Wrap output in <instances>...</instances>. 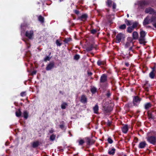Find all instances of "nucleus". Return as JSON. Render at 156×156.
I'll return each mask as SVG.
<instances>
[{
  "label": "nucleus",
  "instance_id": "nucleus-1",
  "mask_svg": "<svg viewBox=\"0 0 156 156\" xmlns=\"http://www.w3.org/2000/svg\"><path fill=\"white\" fill-rule=\"evenodd\" d=\"M145 12L148 13L149 15L144 19L143 24L145 26L151 22H156V12L154 10H145Z\"/></svg>",
  "mask_w": 156,
  "mask_h": 156
},
{
  "label": "nucleus",
  "instance_id": "nucleus-2",
  "mask_svg": "<svg viewBox=\"0 0 156 156\" xmlns=\"http://www.w3.org/2000/svg\"><path fill=\"white\" fill-rule=\"evenodd\" d=\"M146 34L145 31L140 29V37L139 38V42L140 44L145 45L147 43L145 37Z\"/></svg>",
  "mask_w": 156,
  "mask_h": 156
},
{
  "label": "nucleus",
  "instance_id": "nucleus-3",
  "mask_svg": "<svg viewBox=\"0 0 156 156\" xmlns=\"http://www.w3.org/2000/svg\"><path fill=\"white\" fill-rule=\"evenodd\" d=\"M108 102H106L103 107V110L105 113L110 112L113 110V107L114 106V104L112 103H111L108 106Z\"/></svg>",
  "mask_w": 156,
  "mask_h": 156
},
{
  "label": "nucleus",
  "instance_id": "nucleus-4",
  "mask_svg": "<svg viewBox=\"0 0 156 156\" xmlns=\"http://www.w3.org/2000/svg\"><path fill=\"white\" fill-rule=\"evenodd\" d=\"M148 4V2L146 0L137 1L136 3H135V5H138L139 6H140L141 7L145 6L147 5Z\"/></svg>",
  "mask_w": 156,
  "mask_h": 156
},
{
  "label": "nucleus",
  "instance_id": "nucleus-5",
  "mask_svg": "<svg viewBox=\"0 0 156 156\" xmlns=\"http://www.w3.org/2000/svg\"><path fill=\"white\" fill-rule=\"evenodd\" d=\"M125 38L124 35L122 33H120L118 34L116 36V42L119 43L123 39Z\"/></svg>",
  "mask_w": 156,
  "mask_h": 156
},
{
  "label": "nucleus",
  "instance_id": "nucleus-6",
  "mask_svg": "<svg viewBox=\"0 0 156 156\" xmlns=\"http://www.w3.org/2000/svg\"><path fill=\"white\" fill-rule=\"evenodd\" d=\"M141 99L138 96L134 97L133 99V104L134 105H137L140 103Z\"/></svg>",
  "mask_w": 156,
  "mask_h": 156
},
{
  "label": "nucleus",
  "instance_id": "nucleus-7",
  "mask_svg": "<svg viewBox=\"0 0 156 156\" xmlns=\"http://www.w3.org/2000/svg\"><path fill=\"white\" fill-rule=\"evenodd\" d=\"M147 140L150 143L154 144L156 142V137L153 136H148Z\"/></svg>",
  "mask_w": 156,
  "mask_h": 156
},
{
  "label": "nucleus",
  "instance_id": "nucleus-8",
  "mask_svg": "<svg viewBox=\"0 0 156 156\" xmlns=\"http://www.w3.org/2000/svg\"><path fill=\"white\" fill-rule=\"evenodd\" d=\"M26 36L30 39L32 38L34 35V32L33 30L27 31L26 32Z\"/></svg>",
  "mask_w": 156,
  "mask_h": 156
},
{
  "label": "nucleus",
  "instance_id": "nucleus-9",
  "mask_svg": "<svg viewBox=\"0 0 156 156\" xmlns=\"http://www.w3.org/2000/svg\"><path fill=\"white\" fill-rule=\"evenodd\" d=\"M107 81V76L105 74H103L101 77L100 82L101 83H105Z\"/></svg>",
  "mask_w": 156,
  "mask_h": 156
},
{
  "label": "nucleus",
  "instance_id": "nucleus-10",
  "mask_svg": "<svg viewBox=\"0 0 156 156\" xmlns=\"http://www.w3.org/2000/svg\"><path fill=\"white\" fill-rule=\"evenodd\" d=\"M87 144L88 145L92 144L94 142V141L92 139L89 137H86L85 138Z\"/></svg>",
  "mask_w": 156,
  "mask_h": 156
},
{
  "label": "nucleus",
  "instance_id": "nucleus-11",
  "mask_svg": "<svg viewBox=\"0 0 156 156\" xmlns=\"http://www.w3.org/2000/svg\"><path fill=\"white\" fill-rule=\"evenodd\" d=\"M88 17V16L87 14H84L82 15V16L79 17V19L81 20L85 21Z\"/></svg>",
  "mask_w": 156,
  "mask_h": 156
},
{
  "label": "nucleus",
  "instance_id": "nucleus-12",
  "mask_svg": "<svg viewBox=\"0 0 156 156\" xmlns=\"http://www.w3.org/2000/svg\"><path fill=\"white\" fill-rule=\"evenodd\" d=\"M55 65L54 62H51L48 64L46 68V69L47 70H49L51 69Z\"/></svg>",
  "mask_w": 156,
  "mask_h": 156
},
{
  "label": "nucleus",
  "instance_id": "nucleus-13",
  "mask_svg": "<svg viewBox=\"0 0 156 156\" xmlns=\"http://www.w3.org/2000/svg\"><path fill=\"white\" fill-rule=\"evenodd\" d=\"M80 101L83 104L86 103L87 101V98L85 95H82L81 97Z\"/></svg>",
  "mask_w": 156,
  "mask_h": 156
},
{
  "label": "nucleus",
  "instance_id": "nucleus-14",
  "mask_svg": "<svg viewBox=\"0 0 156 156\" xmlns=\"http://www.w3.org/2000/svg\"><path fill=\"white\" fill-rule=\"evenodd\" d=\"M133 38L134 40H136L138 38V34L137 32L134 31L133 33Z\"/></svg>",
  "mask_w": 156,
  "mask_h": 156
},
{
  "label": "nucleus",
  "instance_id": "nucleus-15",
  "mask_svg": "<svg viewBox=\"0 0 156 156\" xmlns=\"http://www.w3.org/2000/svg\"><path fill=\"white\" fill-rule=\"evenodd\" d=\"M155 71V67H154L152 69V70L150 72L149 74L150 77L152 78L153 79L154 78L155 76V74L154 73V72Z\"/></svg>",
  "mask_w": 156,
  "mask_h": 156
},
{
  "label": "nucleus",
  "instance_id": "nucleus-16",
  "mask_svg": "<svg viewBox=\"0 0 156 156\" xmlns=\"http://www.w3.org/2000/svg\"><path fill=\"white\" fill-rule=\"evenodd\" d=\"M96 48V46L93 44H91L86 48V50L87 51H91L93 48Z\"/></svg>",
  "mask_w": 156,
  "mask_h": 156
},
{
  "label": "nucleus",
  "instance_id": "nucleus-17",
  "mask_svg": "<svg viewBox=\"0 0 156 156\" xmlns=\"http://www.w3.org/2000/svg\"><path fill=\"white\" fill-rule=\"evenodd\" d=\"M146 145V144L145 142H142L140 143L139 147L140 148H143L145 147Z\"/></svg>",
  "mask_w": 156,
  "mask_h": 156
},
{
  "label": "nucleus",
  "instance_id": "nucleus-18",
  "mask_svg": "<svg viewBox=\"0 0 156 156\" xmlns=\"http://www.w3.org/2000/svg\"><path fill=\"white\" fill-rule=\"evenodd\" d=\"M122 132L126 133L128 131V127L127 125H126L124 126L122 128Z\"/></svg>",
  "mask_w": 156,
  "mask_h": 156
},
{
  "label": "nucleus",
  "instance_id": "nucleus-19",
  "mask_svg": "<svg viewBox=\"0 0 156 156\" xmlns=\"http://www.w3.org/2000/svg\"><path fill=\"white\" fill-rule=\"evenodd\" d=\"M93 109L95 113L98 114V106L97 105H96L95 106L93 107Z\"/></svg>",
  "mask_w": 156,
  "mask_h": 156
},
{
  "label": "nucleus",
  "instance_id": "nucleus-20",
  "mask_svg": "<svg viewBox=\"0 0 156 156\" xmlns=\"http://www.w3.org/2000/svg\"><path fill=\"white\" fill-rule=\"evenodd\" d=\"M139 26H140V25L139 24V23L135 21L133 23V25L132 26L134 29L136 28Z\"/></svg>",
  "mask_w": 156,
  "mask_h": 156
},
{
  "label": "nucleus",
  "instance_id": "nucleus-21",
  "mask_svg": "<svg viewBox=\"0 0 156 156\" xmlns=\"http://www.w3.org/2000/svg\"><path fill=\"white\" fill-rule=\"evenodd\" d=\"M39 145V142L38 141L34 142L33 143L32 146L33 147L35 148L37 147Z\"/></svg>",
  "mask_w": 156,
  "mask_h": 156
},
{
  "label": "nucleus",
  "instance_id": "nucleus-22",
  "mask_svg": "<svg viewBox=\"0 0 156 156\" xmlns=\"http://www.w3.org/2000/svg\"><path fill=\"white\" fill-rule=\"evenodd\" d=\"M105 63L104 61H102L101 60H99L97 62V64L98 66L104 65Z\"/></svg>",
  "mask_w": 156,
  "mask_h": 156
},
{
  "label": "nucleus",
  "instance_id": "nucleus-23",
  "mask_svg": "<svg viewBox=\"0 0 156 156\" xmlns=\"http://www.w3.org/2000/svg\"><path fill=\"white\" fill-rule=\"evenodd\" d=\"M16 115L18 117H19L21 115V112L20 109L16 112Z\"/></svg>",
  "mask_w": 156,
  "mask_h": 156
},
{
  "label": "nucleus",
  "instance_id": "nucleus-24",
  "mask_svg": "<svg viewBox=\"0 0 156 156\" xmlns=\"http://www.w3.org/2000/svg\"><path fill=\"white\" fill-rule=\"evenodd\" d=\"M151 106V104L150 103H148L146 104L145 105V108L146 109H148Z\"/></svg>",
  "mask_w": 156,
  "mask_h": 156
},
{
  "label": "nucleus",
  "instance_id": "nucleus-25",
  "mask_svg": "<svg viewBox=\"0 0 156 156\" xmlns=\"http://www.w3.org/2000/svg\"><path fill=\"white\" fill-rule=\"evenodd\" d=\"M39 20L42 23L44 22V18L41 16H40L38 18Z\"/></svg>",
  "mask_w": 156,
  "mask_h": 156
},
{
  "label": "nucleus",
  "instance_id": "nucleus-26",
  "mask_svg": "<svg viewBox=\"0 0 156 156\" xmlns=\"http://www.w3.org/2000/svg\"><path fill=\"white\" fill-rule=\"evenodd\" d=\"M134 28L132 27H129L127 28V31L129 33H131L133 30Z\"/></svg>",
  "mask_w": 156,
  "mask_h": 156
},
{
  "label": "nucleus",
  "instance_id": "nucleus-27",
  "mask_svg": "<svg viewBox=\"0 0 156 156\" xmlns=\"http://www.w3.org/2000/svg\"><path fill=\"white\" fill-rule=\"evenodd\" d=\"M23 115L25 119H27L28 117V113L27 111H24L23 113Z\"/></svg>",
  "mask_w": 156,
  "mask_h": 156
},
{
  "label": "nucleus",
  "instance_id": "nucleus-28",
  "mask_svg": "<svg viewBox=\"0 0 156 156\" xmlns=\"http://www.w3.org/2000/svg\"><path fill=\"white\" fill-rule=\"evenodd\" d=\"M131 41L127 42L125 44V47L126 48H127L130 46V44L131 43Z\"/></svg>",
  "mask_w": 156,
  "mask_h": 156
},
{
  "label": "nucleus",
  "instance_id": "nucleus-29",
  "mask_svg": "<svg viewBox=\"0 0 156 156\" xmlns=\"http://www.w3.org/2000/svg\"><path fill=\"white\" fill-rule=\"evenodd\" d=\"M125 22L127 26H129L132 24V22L131 21H130L126 19L125 20Z\"/></svg>",
  "mask_w": 156,
  "mask_h": 156
},
{
  "label": "nucleus",
  "instance_id": "nucleus-30",
  "mask_svg": "<svg viewBox=\"0 0 156 156\" xmlns=\"http://www.w3.org/2000/svg\"><path fill=\"white\" fill-rule=\"evenodd\" d=\"M115 148H113L111 150L109 151L108 153L109 154L113 155L115 153Z\"/></svg>",
  "mask_w": 156,
  "mask_h": 156
},
{
  "label": "nucleus",
  "instance_id": "nucleus-31",
  "mask_svg": "<svg viewBox=\"0 0 156 156\" xmlns=\"http://www.w3.org/2000/svg\"><path fill=\"white\" fill-rule=\"evenodd\" d=\"M112 3V2L111 0H107V2H106L107 5L109 6H111Z\"/></svg>",
  "mask_w": 156,
  "mask_h": 156
},
{
  "label": "nucleus",
  "instance_id": "nucleus-32",
  "mask_svg": "<svg viewBox=\"0 0 156 156\" xmlns=\"http://www.w3.org/2000/svg\"><path fill=\"white\" fill-rule=\"evenodd\" d=\"M126 25L125 24L121 25L119 27V28L120 29L123 30L126 28Z\"/></svg>",
  "mask_w": 156,
  "mask_h": 156
},
{
  "label": "nucleus",
  "instance_id": "nucleus-33",
  "mask_svg": "<svg viewBox=\"0 0 156 156\" xmlns=\"http://www.w3.org/2000/svg\"><path fill=\"white\" fill-rule=\"evenodd\" d=\"M67 105V104L65 103H64L61 105V108L63 109H65L66 108V106Z\"/></svg>",
  "mask_w": 156,
  "mask_h": 156
},
{
  "label": "nucleus",
  "instance_id": "nucleus-34",
  "mask_svg": "<svg viewBox=\"0 0 156 156\" xmlns=\"http://www.w3.org/2000/svg\"><path fill=\"white\" fill-rule=\"evenodd\" d=\"M55 135L52 134V135L50 137V140L53 141L55 140Z\"/></svg>",
  "mask_w": 156,
  "mask_h": 156
},
{
  "label": "nucleus",
  "instance_id": "nucleus-35",
  "mask_svg": "<svg viewBox=\"0 0 156 156\" xmlns=\"http://www.w3.org/2000/svg\"><path fill=\"white\" fill-rule=\"evenodd\" d=\"M91 91L93 93H94L96 91V89L95 87H93L91 89Z\"/></svg>",
  "mask_w": 156,
  "mask_h": 156
},
{
  "label": "nucleus",
  "instance_id": "nucleus-36",
  "mask_svg": "<svg viewBox=\"0 0 156 156\" xmlns=\"http://www.w3.org/2000/svg\"><path fill=\"white\" fill-rule=\"evenodd\" d=\"M56 43L57 45L58 46H60L62 44V43L60 42L58 40H56Z\"/></svg>",
  "mask_w": 156,
  "mask_h": 156
},
{
  "label": "nucleus",
  "instance_id": "nucleus-37",
  "mask_svg": "<svg viewBox=\"0 0 156 156\" xmlns=\"http://www.w3.org/2000/svg\"><path fill=\"white\" fill-rule=\"evenodd\" d=\"M51 59V58L49 57L48 56H47L44 59L45 62L47 61H49Z\"/></svg>",
  "mask_w": 156,
  "mask_h": 156
},
{
  "label": "nucleus",
  "instance_id": "nucleus-38",
  "mask_svg": "<svg viewBox=\"0 0 156 156\" xmlns=\"http://www.w3.org/2000/svg\"><path fill=\"white\" fill-rule=\"evenodd\" d=\"M70 41V39L69 38H65L64 40V41L66 43H68Z\"/></svg>",
  "mask_w": 156,
  "mask_h": 156
},
{
  "label": "nucleus",
  "instance_id": "nucleus-39",
  "mask_svg": "<svg viewBox=\"0 0 156 156\" xmlns=\"http://www.w3.org/2000/svg\"><path fill=\"white\" fill-rule=\"evenodd\" d=\"M80 58V56L78 55H76L74 56V59L75 60H77Z\"/></svg>",
  "mask_w": 156,
  "mask_h": 156
},
{
  "label": "nucleus",
  "instance_id": "nucleus-40",
  "mask_svg": "<svg viewBox=\"0 0 156 156\" xmlns=\"http://www.w3.org/2000/svg\"><path fill=\"white\" fill-rule=\"evenodd\" d=\"M84 143V141L83 140H81L79 141V144L80 145H82Z\"/></svg>",
  "mask_w": 156,
  "mask_h": 156
},
{
  "label": "nucleus",
  "instance_id": "nucleus-41",
  "mask_svg": "<svg viewBox=\"0 0 156 156\" xmlns=\"http://www.w3.org/2000/svg\"><path fill=\"white\" fill-rule=\"evenodd\" d=\"M111 95V93L109 91H107L106 95L108 98H109Z\"/></svg>",
  "mask_w": 156,
  "mask_h": 156
},
{
  "label": "nucleus",
  "instance_id": "nucleus-42",
  "mask_svg": "<svg viewBox=\"0 0 156 156\" xmlns=\"http://www.w3.org/2000/svg\"><path fill=\"white\" fill-rule=\"evenodd\" d=\"M108 141L110 144H112L113 142V140L110 138H108Z\"/></svg>",
  "mask_w": 156,
  "mask_h": 156
},
{
  "label": "nucleus",
  "instance_id": "nucleus-43",
  "mask_svg": "<svg viewBox=\"0 0 156 156\" xmlns=\"http://www.w3.org/2000/svg\"><path fill=\"white\" fill-rule=\"evenodd\" d=\"M59 126L60 128L62 129H63L64 127V125L63 123L62 124L60 125Z\"/></svg>",
  "mask_w": 156,
  "mask_h": 156
},
{
  "label": "nucleus",
  "instance_id": "nucleus-44",
  "mask_svg": "<svg viewBox=\"0 0 156 156\" xmlns=\"http://www.w3.org/2000/svg\"><path fill=\"white\" fill-rule=\"evenodd\" d=\"M20 95L22 96H23L25 95V92H21L20 94Z\"/></svg>",
  "mask_w": 156,
  "mask_h": 156
},
{
  "label": "nucleus",
  "instance_id": "nucleus-45",
  "mask_svg": "<svg viewBox=\"0 0 156 156\" xmlns=\"http://www.w3.org/2000/svg\"><path fill=\"white\" fill-rule=\"evenodd\" d=\"M96 32L97 31L95 30H91V33L93 34H95Z\"/></svg>",
  "mask_w": 156,
  "mask_h": 156
},
{
  "label": "nucleus",
  "instance_id": "nucleus-46",
  "mask_svg": "<svg viewBox=\"0 0 156 156\" xmlns=\"http://www.w3.org/2000/svg\"><path fill=\"white\" fill-rule=\"evenodd\" d=\"M116 5L115 4V3H113V8H112V9H115L116 8Z\"/></svg>",
  "mask_w": 156,
  "mask_h": 156
},
{
  "label": "nucleus",
  "instance_id": "nucleus-47",
  "mask_svg": "<svg viewBox=\"0 0 156 156\" xmlns=\"http://www.w3.org/2000/svg\"><path fill=\"white\" fill-rule=\"evenodd\" d=\"M153 25L154 26V27L156 28V23L154 22H153Z\"/></svg>",
  "mask_w": 156,
  "mask_h": 156
},
{
  "label": "nucleus",
  "instance_id": "nucleus-48",
  "mask_svg": "<svg viewBox=\"0 0 156 156\" xmlns=\"http://www.w3.org/2000/svg\"><path fill=\"white\" fill-rule=\"evenodd\" d=\"M36 71H34L32 72V75L35 74H36Z\"/></svg>",
  "mask_w": 156,
  "mask_h": 156
},
{
  "label": "nucleus",
  "instance_id": "nucleus-49",
  "mask_svg": "<svg viewBox=\"0 0 156 156\" xmlns=\"http://www.w3.org/2000/svg\"><path fill=\"white\" fill-rule=\"evenodd\" d=\"M75 12L76 14H78L79 12L78 10H75Z\"/></svg>",
  "mask_w": 156,
  "mask_h": 156
},
{
  "label": "nucleus",
  "instance_id": "nucleus-50",
  "mask_svg": "<svg viewBox=\"0 0 156 156\" xmlns=\"http://www.w3.org/2000/svg\"><path fill=\"white\" fill-rule=\"evenodd\" d=\"M88 74L89 76H90V75H92V73L90 72H88Z\"/></svg>",
  "mask_w": 156,
  "mask_h": 156
},
{
  "label": "nucleus",
  "instance_id": "nucleus-51",
  "mask_svg": "<svg viewBox=\"0 0 156 156\" xmlns=\"http://www.w3.org/2000/svg\"><path fill=\"white\" fill-rule=\"evenodd\" d=\"M129 51H132V46L129 48Z\"/></svg>",
  "mask_w": 156,
  "mask_h": 156
},
{
  "label": "nucleus",
  "instance_id": "nucleus-52",
  "mask_svg": "<svg viewBox=\"0 0 156 156\" xmlns=\"http://www.w3.org/2000/svg\"><path fill=\"white\" fill-rule=\"evenodd\" d=\"M148 116L150 118H151L152 117H151V114H149Z\"/></svg>",
  "mask_w": 156,
  "mask_h": 156
},
{
  "label": "nucleus",
  "instance_id": "nucleus-53",
  "mask_svg": "<svg viewBox=\"0 0 156 156\" xmlns=\"http://www.w3.org/2000/svg\"><path fill=\"white\" fill-rule=\"evenodd\" d=\"M125 64V65L127 66H128L129 65L128 63H126Z\"/></svg>",
  "mask_w": 156,
  "mask_h": 156
},
{
  "label": "nucleus",
  "instance_id": "nucleus-54",
  "mask_svg": "<svg viewBox=\"0 0 156 156\" xmlns=\"http://www.w3.org/2000/svg\"><path fill=\"white\" fill-rule=\"evenodd\" d=\"M146 27L147 28H151V27L150 26H146Z\"/></svg>",
  "mask_w": 156,
  "mask_h": 156
},
{
  "label": "nucleus",
  "instance_id": "nucleus-55",
  "mask_svg": "<svg viewBox=\"0 0 156 156\" xmlns=\"http://www.w3.org/2000/svg\"><path fill=\"white\" fill-rule=\"evenodd\" d=\"M50 132L51 133H52L53 132V131L52 130H51L50 131Z\"/></svg>",
  "mask_w": 156,
  "mask_h": 156
},
{
  "label": "nucleus",
  "instance_id": "nucleus-56",
  "mask_svg": "<svg viewBox=\"0 0 156 156\" xmlns=\"http://www.w3.org/2000/svg\"><path fill=\"white\" fill-rule=\"evenodd\" d=\"M63 1V0H59L60 2H61Z\"/></svg>",
  "mask_w": 156,
  "mask_h": 156
},
{
  "label": "nucleus",
  "instance_id": "nucleus-57",
  "mask_svg": "<svg viewBox=\"0 0 156 156\" xmlns=\"http://www.w3.org/2000/svg\"><path fill=\"white\" fill-rule=\"evenodd\" d=\"M127 17H129V15L128 14H127Z\"/></svg>",
  "mask_w": 156,
  "mask_h": 156
},
{
  "label": "nucleus",
  "instance_id": "nucleus-58",
  "mask_svg": "<svg viewBox=\"0 0 156 156\" xmlns=\"http://www.w3.org/2000/svg\"><path fill=\"white\" fill-rule=\"evenodd\" d=\"M108 124L109 126H110V122L108 123Z\"/></svg>",
  "mask_w": 156,
  "mask_h": 156
},
{
  "label": "nucleus",
  "instance_id": "nucleus-59",
  "mask_svg": "<svg viewBox=\"0 0 156 156\" xmlns=\"http://www.w3.org/2000/svg\"><path fill=\"white\" fill-rule=\"evenodd\" d=\"M30 46H28V45H27V47H28V48H29Z\"/></svg>",
  "mask_w": 156,
  "mask_h": 156
},
{
  "label": "nucleus",
  "instance_id": "nucleus-60",
  "mask_svg": "<svg viewBox=\"0 0 156 156\" xmlns=\"http://www.w3.org/2000/svg\"><path fill=\"white\" fill-rule=\"evenodd\" d=\"M149 10H153L152 9H149Z\"/></svg>",
  "mask_w": 156,
  "mask_h": 156
},
{
  "label": "nucleus",
  "instance_id": "nucleus-61",
  "mask_svg": "<svg viewBox=\"0 0 156 156\" xmlns=\"http://www.w3.org/2000/svg\"><path fill=\"white\" fill-rule=\"evenodd\" d=\"M124 156H126V155H124Z\"/></svg>",
  "mask_w": 156,
  "mask_h": 156
}]
</instances>
